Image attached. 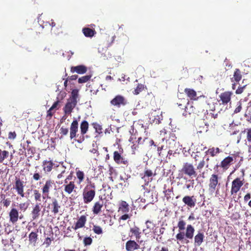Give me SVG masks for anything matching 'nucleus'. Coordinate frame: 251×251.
<instances>
[{"mask_svg": "<svg viewBox=\"0 0 251 251\" xmlns=\"http://www.w3.org/2000/svg\"><path fill=\"white\" fill-rule=\"evenodd\" d=\"M87 184L82 191V198L85 204H88L92 202L95 197L96 186L89 177L86 179Z\"/></svg>", "mask_w": 251, "mask_h": 251, "instance_id": "1", "label": "nucleus"}, {"mask_svg": "<svg viewBox=\"0 0 251 251\" xmlns=\"http://www.w3.org/2000/svg\"><path fill=\"white\" fill-rule=\"evenodd\" d=\"M79 90L77 89H73L71 94V96L67 100V102L63 107V110L66 115H70L74 108L77 104V101L79 100Z\"/></svg>", "mask_w": 251, "mask_h": 251, "instance_id": "2", "label": "nucleus"}, {"mask_svg": "<svg viewBox=\"0 0 251 251\" xmlns=\"http://www.w3.org/2000/svg\"><path fill=\"white\" fill-rule=\"evenodd\" d=\"M194 227L191 225H188L186 232H179L176 235V238L178 241L181 243H188L189 241L187 239H192L194 237Z\"/></svg>", "mask_w": 251, "mask_h": 251, "instance_id": "3", "label": "nucleus"}, {"mask_svg": "<svg viewBox=\"0 0 251 251\" xmlns=\"http://www.w3.org/2000/svg\"><path fill=\"white\" fill-rule=\"evenodd\" d=\"M203 110L202 107L199 106L196 103H194L193 101L190 102L188 100L187 105L184 110L182 112V115L185 117H188L191 115H199Z\"/></svg>", "mask_w": 251, "mask_h": 251, "instance_id": "4", "label": "nucleus"}, {"mask_svg": "<svg viewBox=\"0 0 251 251\" xmlns=\"http://www.w3.org/2000/svg\"><path fill=\"white\" fill-rule=\"evenodd\" d=\"M245 171L242 170V177L235 178L231 182L230 194L231 195H236L240 190L245 183Z\"/></svg>", "mask_w": 251, "mask_h": 251, "instance_id": "5", "label": "nucleus"}, {"mask_svg": "<svg viewBox=\"0 0 251 251\" xmlns=\"http://www.w3.org/2000/svg\"><path fill=\"white\" fill-rule=\"evenodd\" d=\"M239 157V153H233L225 158L221 162L220 167L224 170H227L231 165L236 162V158Z\"/></svg>", "mask_w": 251, "mask_h": 251, "instance_id": "6", "label": "nucleus"}, {"mask_svg": "<svg viewBox=\"0 0 251 251\" xmlns=\"http://www.w3.org/2000/svg\"><path fill=\"white\" fill-rule=\"evenodd\" d=\"M182 174L188 176L190 178L196 177L197 176L196 169L194 165L190 163L186 162L183 165L181 169Z\"/></svg>", "mask_w": 251, "mask_h": 251, "instance_id": "7", "label": "nucleus"}, {"mask_svg": "<svg viewBox=\"0 0 251 251\" xmlns=\"http://www.w3.org/2000/svg\"><path fill=\"white\" fill-rule=\"evenodd\" d=\"M55 186V184L53 180L48 179L41 188L42 198L43 199L48 198L50 191Z\"/></svg>", "mask_w": 251, "mask_h": 251, "instance_id": "8", "label": "nucleus"}, {"mask_svg": "<svg viewBox=\"0 0 251 251\" xmlns=\"http://www.w3.org/2000/svg\"><path fill=\"white\" fill-rule=\"evenodd\" d=\"M25 182L22 180L20 178L16 177L13 189L15 190L17 194L21 198L25 197Z\"/></svg>", "mask_w": 251, "mask_h": 251, "instance_id": "9", "label": "nucleus"}, {"mask_svg": "<svg viewBox=\"0 0 251 251\" xmlns=\"http://www.w3.org/2000/svg\"><path fill=\"white\" fill-rule=\"evenodd\" d=\"M123 150L122 148L119 149V151H115L113 152V160L118 164H124L128 165L129 161L127 159L122 155Z\"/></svg>", "mask_w": 251, "mask_h": 251, "instance_id": "10", "label": "nucleus"}, {"mask_svg": "<svg viewBox=\"0 0 251 251\" xmlns=\"http://www.w3.org/2000/svg\"><path fill=\"white\" fill-rule=\"evenodd\" d=\"M110 104L116 107L120 108L126 105L127 104V100L124 96L118 95L111 100Z\"/></svg>", "mask_w": 251, "mask_h": 251, "instance_id": "11", "label": "nucleus"}, {"mask_svg": "<svg viewBox=\"0 0 251 251\" xmlns=\"http://www.w3.org/2000/svg\"><path fill=\"white\" fill-rule=\"evenodd\" d=\"M218 185H220L219 183V176L217 174H212L209 179L208 191L213 194L216 189Z\"/></svg>", "mask_w": 251, "mask_h": 251, "instance_id": "12", "label": "nucleus"}, {"mask_svg": "<svg viewBox=\"0 0 251 251\" xmlns=\"http://www.w3.org/2000/svg\"><path fill=\"white\" fill-rule=\"evenodd\" d=\"M78 130V123L76 120H74L71 124L70 128V138L71 140L78 136L76 133Z\"/></svg>", "mask_w": 251, "mask_h": 251, "instance_id": "13", "label": "nucleus"}, {"mask_svg": "<svg viewBox=\"0 0 251 251\" xmlns=\"http://www.w3.org/2000/svg\"><path fill=\"white\" fill-rule=\"evenodd\" d=\"M232 94L233 93L231 91H225L219 95V101H221V103L223 105L227 104L228 102H230Z\"/></svg>", "mask_w": 251, "mask_h": 251, "instance_id": "14", "label": "nucleus"}, {"mask_svg": "<svg viewBox=\"0 0 251 251\" xmlns=\"http://www.w3.org/2000/svg\"><path fill=\"white\" fill-rule=\"evenodd\" d=\"M61 206L56 199H52L51 202L48 206L49 209H50L51 212L54 215H56L59 212Z\"/></svg>", "mask_w": 251, "mask_h": 251, "instance_id": "15", "label": "nucleus"}, {"mask_svg": "<svg viewBox=\"0 0 251 251\" xmlns=\"http://www.w3.org/2000/svg\"><path fill=\"white\" fill-rule=\"evenodd\" d=\"M89 127V124L87 121H83L80 124V131L82 135V137H80L76 141L80 143L84 140V135L86 134L88 131Z\"/></svg>", "mask_w": 251, "mask_h": 251, "instance_id": "16", "label": "nucleus"}, {"mask_svg": "<svg viewBox=\"0 0 251 251\" xmlns=\"http://www.w3.org/2000/svg\"><path fill=\"white\" fill-rule=\"evenodd\" d=\"M72 73H76L78 74L82 75L87 71V67L84 65H79L76 66H72L70 69Z\"/></svg>", "mask_w": 251, "mask_h": 251, "instance_id": "17", "label": "nucleus"}, {"mask_svg": "<svg viewBox=\"0 0 251 251\" xmlns=\"http://www.w3.org/2000/svg\"><path fill=\"white\" fill-rule=\"evenodd\" d=\"M40 205V203H36L32 208L31 214L33 220L38 219L40 217L41 210V206Z\"/></svg>", "mask_w": 251, "mask_h": 251, "instance_id": "18", "label": "nucleus"}, {"mask_svg": "<svg viewBox=\"0 0 251 251\" xmlns=\"http://www.w3.org/2000/svg\"><path fill=\"white\" fill-rule=\"evenodd\" d=\"M139 248L140 245L134 240H129L126 244V249L127 251H133Z\"/></svg>", "mask_w": 251, "mask_h": 251, "instance_id": "19", "label": "nucleus"}, {"mask_svg": "<svg viewBox=\"0 0 251 251\" xmlns=\"http://www.w3.org/2000/svg\"><path fill=\"white\" fill-rule=\"evenodd\" d=\"M64 187V191L66 193L68 194H71L75 188H76L75 182L73 181H71L70 182L65 181L64 182V184L63 185Z\"/></svg>", "mask_w": 251, "mask_h": 251, "instance_id": "20", "label": "nucleus"}, {"mask_svg": "<svg viewBox=\"0 0 251 251\" xmlns=\"http://www.w3.org/2000/svg\"><path fill=\"white\" fill-rule=\"evenodd\" d=\"M156 175L155 171H153L148 168H145L144 176H142V178L144 179L146 181L148 180V182H149L152 180L151 177L155 176Z\"/></svg>", "mask_w": 251, "mask_h": 251, "instance_id": "21", "label": "nucleus"}, {"mask_svg": "<svg viewBox=\"0 0 251 251\" xmlns=\"http://www.w3.org/2000/svg\"><path fill=\"white\" fill-rule=\"evenodd\" d=\"M87 221V217L85 215H81L77 220L74 226V230L84 227Z\"/></svg>", "mask_w": 251, "mask_h": 251, "instance_id": "22", "label": "nucleus"}, {"mask_svg": "<svg viewBox=\"0 0 251 251\" xmlns=\"http://www.w3.org/2000/svg\"><path fill=\"white\" fill-rule=\"evenodd\" d=\"M182 201L189 207H194L196 205V199L194 196H186L183 198Z\"/></svg>", "mask_w": 251, "mask_h": 251, "instance_id": "23", "label": "nucleus"}, {"mask_svg": "<svg viewBox=\"0 0 251 251\" xmlns=\"http://www.w3.org/2000/svg\"><path fill=\"white\" fill-rule=\"evenodd\" d=\"M242 78V72L238 69L236 68L233 72L232 77H230L231 82H239Z\"/></svg>", "mask_w": 251, "mask_h": 251, "instance_id": "24", "label": "nucleus"}, {"mask_svg": "<svg viewBox=\"0 0 251 251\" xmlns=\"http://www.w3.org/2000/svg\"><path fill=\"white\" fill-rule=\"evenodd\" d=\"M103 206V201L102 200L95 202L92 207L93 213L95 215L99 214L101 211Z\"/></svg>", "mask_w": 251, "mask_h": 251, "instance_id": "25", "label": "nucleus"}, {"mask_svg": "<svg viewBox=\"0 0 251 251\" xmlns=\"http://www.w3.org/2000/svg\"><path fill=\"white\" fill-rule=\"evenodd\" d=\"M10 221L14 224L18 220L19 212L15 208H12L9 213Z\"/></svg>", "mask_w": 251, "mask_h": 251, "instance_id": "26", "label": "nucleus"}, {"mask_svg": "<svg viewBox=\"0 0 251 251\" xmlns=\"http://www.w3.org/2000/svg\"><path fill=\"white\" fill-rule=\"evenodd\" d=\"M54 164L51 160H44L42 163L43 170L45 173H48L51 171Z\"/></svg>", "mask_w": 251, "mask_h": 251, "instance_id": "27", "label": "nucleus"}, {"mask_svg": "<svg viewBox=\"0 0 251 251\" xmlns=\"http://www.w3.org/2000/svg\"><path fill=\"white\" fill-rule=\"evenodd\" d=\"M130 232L131 235H129V237H132L134 236L136 240L138 241L141 238V231L140 228L137 226H134L130 228Z\"/></svg>", "mask_w": 251, "mask_h": 251, "instance_id": "28", "label": "nucleus"}, {"mask_svg": "<svg viewBox=\"0 0 251 251\" xmlns=\"http://www.w3.org/2000/svg\"><path fill=\"white\" fill-rule=\"evenodd\" d=\"M38 230L35 232H31L28 236L29 238V244L33 246H35L37 243V241L38 240Z\"/></svg>", "mask_w": 251, "mask_h": 251, "instance_id": "29", "label": "nucleus"}, {"mask_svg": "<svg viewBox=\"0 0 251 251\" xmlns=\"http://www.w3.org/2000/svg\"><path fill=\"white\" fill-rule=\"evenodd\" d=\"M184 92L191 100H197V92L194 89L185 88Z\"/></svg>", "mask_w": 251, "mask_h": 251, "instance_id": "30", "label": "nucleus"}, {"mask_svg": "<svg viewBox=\"0 0 251 251\" xmlns=\"http://www.w3.org/2000/svg\"><path fill=\"white\" fill-rule=\"evenodd\" d=\"M0 197L1 199L0 201L1 205L5 208L8 207L12 202L10 199L7 198L5 194H1Z\"/></svg>", "mask_w": 251, "mask_h": 251, "instance_id": "31", "label": "nucleus"}, {"mask_svg": "<svg viewBox=\"0 0 251 251\" xmlns=\"http://www.w3.org/2000/svg\"><path fill=\"white\" fill-rule=\"evenodd\" d=\"M204 235L203 233L198 232L194 237L195 244L197 246H200L203 242Z\"/></svg>", "mask_w": 251, "mask_h": 251, "instance_id": "32", "label": "nucleus"}, {"mask_svg": "<svg viewBox=\"0 0 251 251\" xmlns=\"http://www.w3.org/2000/svg\"><path fill=\"white\" fill-rule=\"evenodd\" d=\"M171 134L173 138L176 139L175 135L174 133H171L170 131H168L165 129H163L160 131V135L163 141L166 140V142H170V139H167V138L168 136H170Z\"/></svg>", "mask_w": 251, "mask_h": 251, "instance_id": "33", "label": "nucleus"}, {"mask_svg": "<svg viewBox=\"0 0 251 251\" xmlns=\"http://www.w3.org/2000/svg\"><path fill=\"white\" fill-rule=\"evenodd\" d=\"M129 210L128 204L124 201H122L120 203L118 211H122L123 213H126Z\"/></svg>", "mask_w": 251, "mask_h": 251, "instance_id": "34", "label": "nucleus"}, {"mask_svg": "<svg viewBox=\"0 0 251 251\" xmlns=\"http://www.w3.org/2000/svg\"><path fill=\"white\" fill-rule=\"evenodd\" d=\"M82 32L85 37L89 38H92L96 33L95 29H91L89 27L83 28Z\"/></svg>", "mask_w": 251, "mask_h": 251, "instance_id": "35", "label": "nucleus"}, {"mask_svg": "<svg viewBox=\"0 0 251 251\" xmlns=\"http://www.w3.org/2000/svg\"><path fill=\"white\" fill-rule=\"evenodd\" d=\"M32 197L36 202H41L42 195L39 190L35 189L32 190Z\"/></svg>", "mask_w": 251, "mask_h": 251, "instance_id": "36", "label": "nucleus"}, {"mask_svg": "<svg viewBox=\"0 0 251 251\" xmlns=\"http://www.w3.org/2000/svg\"><path fill=\"white\" fill-rule=\"evenodd\" d=\"M221 152V151L220 150L219 148L212 147L211 148H209L205 153L207 154L210 155L211 156L214 157L216 156L217 154Z\"/></svg>", "mask_w": 251, "mask_h": 251, "instance_id": "37", "label": "nucleus"}, {"mask_svg": "<svg viewBox=\"0 0 251 251\" xmlns=\"http://www.w3.org/2000/svg\"><path fill=\"white\" fill-rule=\"evenodd\" d=\"M76 176L78 179L77 184H81L84 180L85 175L83 171L76 170Z\"/></svg>", "mask_w": 251, "mask_h": 251, "instance_id": "38", "label": "nucleus"}, {"mask_svg": "<svg viewBox=\"0 0 251 251\" xmlns=\"http://www.w3.org/2000/svg\"><path fill=\"white\" fill-rule=\"evenodd\" d=\"M186 223L185 221L183 219H179V221L177 223V227L179 232H182L185 228Z\"/></svg>", "mask_w": 251, "mask_h": 251, "instance_id": "39", "label": "nucleus"}, {"mask_svg": "<svg viewBox=\"0 0 251 251\" xmlns=\"http://www.w3.org/2000/svg\"><path fill=\"white\" fill-rule=\"evenodd\" d=\"M173 187L171 189H165L164 188V190L163 193L164 194V197L167 200V201H169L171 198V193L173 192Z\"/></svg>", "mask_w": 251, "mask_h": 251, "instance_id": "40", "label": "nucleus"}, {"mask_svg": "<svg viewBox=\"0 0 251 251\" xmlns=\"http://www.w3.org/2000/svg\"><path fill=\"white\" fill-rule=\"evenodd\" d=\"M145 88L146 86L144 84H138L133 92L134 94L138 95L140 92H142Z\"/></svg>", "mask_w": 251, "mask_h": 251, "instance_id": "41", "label": "nucleus"}, {"mask_svg": "<svg viewBox=\"0 0 251 251\" xmlns=\"http://www.w3.org/2000/svg\"><path fill=\"white\" fill-rule=\"evenodd\" d=\"M188 100L184 99L183 100H179L177 102V105H178V107L181 109L182 110H184V109L185 108V107L187 105Z\"/></svg>", "mask_w": 251, "mask_h": 251, "instance_id": "42", "label": "nucleus"}, {"mask_svg": "<svg viewBox=\"0 0 251 251\" xmlns=\"http://www.w3.org/2000/svg\"><path fill=\"white\" fill-rule=\"evenodd\" d=\"M9 152L6 151H2L0 149V163H2L3 160L8 157Z\"/></svg>", "mask_w": 251, "mask_h": 251, "instance_id": "43", "label": "nucleus"}, {"mask_svg": "<svg viewBox=\"0 0 251 251\" xmlns=\"http://www.w3.org/2000/svg\"><path fill=\"white\" fill-rule=\"evenodd\" d=\"M91 75H86L79 77L78 79L79 83H84L89 80L91 77Z\"/></svg>", "mask_w": 251, "mask_h": 251, "instance_id": "44", "label": "nucleus"}, {"mask_svg": "<svg viewBox=\"0 0 251 251\" xmlns=\"http://www.w3.org/2000/svg\"><path fill=\"white\" fill-rule=\"evenodd\" d=\"M94 232L97 234H101L102 233V229L101 226L98 225H94L93 227Z\"/></svg>", "mask_w": 251, "mask_h": 251, "instance_id": "45", "label": "nucleus"}, {"mask_svg": "<svg viewBox=\"0 0 251 251\" xmlns=\"http://www.w3.org/2000/svg\"><path fill=\"white\" fill-rule=\"evenodd\" d=\"M68 132L69 130L68 128L64 127L63 126L61 127L60 129V134H61L60 139H62L64 136L67 135L68 133Z\"/></svg>", "mask_w": 251, "mask_h": 251, "instance_id": "46", "label": "nucleus"}, {"mask_svg": "<svg viewBox=\"0 0 251 251\" xmlns=\"http://www.w3.org/2000/svg\"><path fill=\"white\" fill-rule=\"evenodd\" d=\"M187 182H189V183L186 184V188L189 190H192L194 188L195 180L194 179H189L187 181Z\"/></svg>", "mask_w": 251, "mask_h": 251, "instance_id": "47", "label": "nucleus"}, {"mask_svg": "<svg viewBox=\"0 0 251 251\" xmlns=\"http://www.w3.org/2000/svg\"><path fill=\"white\" fill-rule=\"evenodd\" d=\"M32 178L34 180L37 181L40 180V179L42 178V175L39 172L35 171L33 174Z\"/></svg>", "mask_w": 251, "mask_h": 251, "instance_id": "48", "label": "nucleus"}, {"mask_svg": "<svg viewBox=\"0 0 251 251\" xmlns=\"http://www.w3.org/2000/svg\"><path fill=\"white\" fill-rule=\"evenodd\" d=\"M205 165V161L204 159L201 160L198 165L197 166V170H199V172H201V170L203 168Z\"/></svg>", "mask_w": 251, "mask_h": 251, "instance_id": "49", "label": "nucleus"}, {"mask_svg": "<svg viewBox=\"0 0 251 251\" xmlns=\"http://www.w3.org/2000/svg\"><path fill=\"white\" fill-rule=\"evenodd\" d=\"M146 225L147 229H149L150 231L151 229H153L154 225L153 224L152 222L151 221L147 220L146 223Z\"/></svg>", "mask_w": 251, "mask_h": 251, "instance_id": "50", "label": "nucleus"}, {"mask_svg": "<svg viewBox=\"0 0 251 251\" xmlns=\"http://www.w3.org/2000/svg\"><path fill=\"white\" fill-rule=\"evenodd\" d=\"M92 243V239L90 237H85L83 239V243L85 245V246H88L90 245Z\"/></svg>", "mask_w": 251, "mask_h": 251, "instance_id": "51", "label": "nucleus"}, {"mask_svg": "<svg viewBox=\"0 0 251 251\" xmlns=\"http://www.w3.org/2000/svg\"><path fill=\"white\" fill-rule=\"evenodd\" d=\"M17 134L15 131H10L8 133V138L10 140H14L16 138Z\"/></svg>", "mask_w": 251, "mask_h": 251, "instance_id": "52", "label": "nucleus"}, {"mask_svg": "<svg viewBox=\"0 0 251 251\" xmlns=\"http://www.w3.org/2000/svg\"><path fill=\"white\" fill-rule=\"evenodd\" d=\"M246 86V85H244L242 87H241V86L238 87V88L236 90V91H235L236 94L239 95V94H242Z\"/></svg>", "mask_w": 251, "mask_h": 251, "instance_id": "53", "label": "nucleus"}, {"mask_svg": "<svg viewBox=\"0 0 251 251\" xmlns=\"http://www.w3.org/2000/svg\"><path fill=\"white\" fill-rule=\"evenodd\" d=\"M155 251H169V249L166 246H163L160 248L159 246H157L155 249Z\"/></svg>", "mask_w": 251, "mask_h": 251, "instance_id": "54", "label": "nucleus"}, {"mask_svg": "<svg viewBox=\"0 0 251 251\" xmlns=\"http://www.w3.org/2000/svg\"><path fill=\"white\" fill-rule=\"evenodd\" d=\"M94 127L96 129V130L99 133H102V127L99 124H96L94 125Z\"/></svg>", "mask_w": 251, "mask_h": 251, "instance_id": "55", "label": "nucleus"}, {"mask_svg": "<svg viewBox=\"0 0 251 251\" xmlns=\"http://www.w3.org/2000/svg\"><path fill=\"white\" fill-rule=\"evenodd\" d=\"M52 239H51L50 238L47 237L46 238L44 244L46 245V247H49L51 243V241Z\"/></svg>", "mask_w": 251, "mask_h": 251, "instance_id": "56", "label": "nucleus"}, {"mask_svg": "<svg viewBox=\"0 0 251 251\" xmlns=\"http://www.w3.org/2000/svg\"><path fill=\"white\" fill-rule=\"evenodd\" d=\"M130 216L128 215V214H124L123 215H122V216H121L120 218H119V221H121V220H126L127 219L130 218Z\"/></svg>", "mask_w": 251, "mask_h": 251, "instance_id": "57", "label": "nucleus"}, {"mask_svg": "<svg viewBox=\"0 0 251 251\" xmlns=\"http://www.w3.org/2000/svg\"><path fill=\"white\" fill-rule=\"evenodd\" d=\"M60 103V101L57 100V101H56L55 102H54L53 103V104H52V105L51 106V109H54L55 108H56L57 109H58L59 108V107H57V106H58L59 104Z\"/></svg>", "mask_w": 251, "mask_h": 251, "instance_id": "58", "label": "nucleus"}, {"mask_svg": "<svg viewBox=\"0 0 251 251\" xmlns=\"http://www.w3.org/2000/svg\"><path fill=\"white\" fill-rule=\"evenodd\" d=\"M251 198V194L250 193H247L244 197V201L247 202L249 201Z\"/></svg>", "mask_w": 251, "mask_h": 251, "instance_id": "59", "label": "nucleus"}, {"mask_svg": "<svg viewBox=\"0 0 251 251\" xmlns=\"http://www.w3.org/2000/svg\"><path fill=\"white\" fill-rule=\"evenodd\" d=\"M147 139V138H145L143 139L142 138V137H139L138 138L137 141V145H143L144 144V142H145V140Z\"/></svg>", "mask_w": 251, "mask_h": 251, "instance_id": "60", "label": "nucleus"}, {"mask_svg": "<svg viewBox=\"0 0 251 251\" xmlns=\"http://www.w3.org/2000/svg\"><path fill=\"white\" fill-rule=\"evenodd\" d=\"M68 80H76L78 78V75H74L70 76H68Z\"/></svg>", "mask_w": 251, "mask_h": 251, "instance_id": "61", "label": "nucleus"}, {"mask_svg": "<svg viewBox=\"0 0 251 251\" xmlns=\"http://www.w3.org/2000/svg\"><path fill=\"white\" fill-rule=\"evenodd\" d=\"M19 207L21 210H23L24 211H25L27 208V206H25V203H20L19 204Z\"/></svg>", "mask_w": 251, "mask_h": 251, "instance_id": "62", "label": "nucleus"}, {"mask_svg": "<svg viewBox=\"0 0 251 251\" xmlns=\"http://www.w3.org/2000/svg\"><path fill=\"white\" fill-rule=\"evenodd\" d=\"M53 109H51V108H50L48 111H47V116L51 117L52 115H53V112H52Z\"/></svg>", "mask_w": 251, "mask_h": 251, "instance_id": "63", "label": "nucleus"}, {"mask_svg": "<svg viewBox=\"0 0 251 251\" xmlns=\"http://www.w3.org/2000/svg\"><path fill=\"white\" fill-rule=\"evenodd\" d=\"M242 109V106H241V104H240L238 106H237L234 110V113H239L241 111Z\"/></svg>", "mask_w": 251, "mask_h": 251, "instance_id": "64", "label": "nucleus"}]
</instances>
